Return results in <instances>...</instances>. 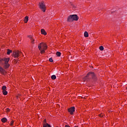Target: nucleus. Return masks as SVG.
Returning a JSON list of instances; mask_svg holds the SVG:
<instances>
[{"instance_id":"nucleus-15","label":"nucleus","mask_w":127,"mask_h":127,"mask_svg":"<svg viewBox=\"0 0 127 127\" xmlns=\"http://www.w3.org/2000/svg\"><path fill=\"white\" fill-rule=\"evenodd\" d=\"M88 36H89V34L88 33V32L85 31L84 32V37H88Z\"/></svg>"},{"instance_id":"nucleus-7","label":"nucleus","mask_w":127,"mask_h":127,"mask_svg":"<svg viewBox=\"0 0 127 127\" xmlns=\"http://www.w3.org/2000/svg\"><path fill=\"white\" fill-rule=\"evenodd\" d=\"M67 21L68 22H72V21H74V19L73 18L72 15H69L67 17Z\"/></svg>"},{"instance_id":"nucleus-6","label":"nucleus","mask_w":127,"mask_h":127,"mask_svg":"<svg viewBox=\"0 0 127 127\" xmlns=\"http://www.w3.org/2000/svg\"><path fill=\"white\" fill-rule=\"evenodd\" d=\"M68 112L70 113V115H73L74 112H75V107H72L68 109Z\"/></svg>"},{"instance_id":"nucleus-24","label":"nucleus","mask_w":127,"mask_h":127,"mask_svg":"<svg viewBox=\"0 0 127 127\" xmlns=\"http://www.w3.org/2000/svg\"><path fill=\"white\" fill-rule=\"evenodd\" d=\"M13 123H14V121H12L10 122V126H12L13 125Z\"/></svg>"},{"instance_id":"nucleus-11","label":"nucleus","mask_w":127,"mask_h":127,"mask_svg":"<svg viewBox=\"0 0 127 127\" xmlns=\"http://www.w3.org/2000/svg\"><path fill=\"white\" fill-rule=\"evenodd\" d=\"M28 37H29V38H30V40H31L32 43H34V41L35 40H34V38H33V37H32V36H28Z\"/></svg>"},{"instance_id":"nucleus-21","label":"nucleus","mask_w":127,"mask_h":127,"mask_svg":"<svg viewBox=\"0 0 127 127\" xmlns=\"http://www.w3.org/2000/svg\"><path fill=\"white\" fill-rule=\"evenodd\" d=\"M99 49L101 50V51H103V50H104V47L103 46H101L99 47Z\"/></svg>"},{"instance_id":"nucleus-4","label":"nucleus","mask_w":127,"mask_h":127,"mask_svg":"<svg viewBox=\"0 0 127 127\" xmlns=\"http://www.w3.org/2000/svg\"><path fill=\"white\" fill-rule=\"evenodd\" d=\"M38 48L39 50H41V49H47V45L44 43H41L38 46Z\"/></svg>"},{"instance_id":"nucleus-19","label":"nucleus","mask_w":127,"mask_h":127,"mask_svg":"<svg viewBox=\"0 0 127 127\" xmlns=\"http://www.w3.org/2000/svg\"><path fill=\"white\" fill-rule=\"evenodd\" d=\"M51 78L52 79V80H55V79H56V75H52Z\"/></svg>"},{"instance_id":"nucleus-20","label":"nucleus","mask_w":127,"mask_h":127,"mask_svg":"<svg viewBox=\"0 0 127 127\" xmlns=\"http://www.w3.org/2000/svg\"><path fill=\"white\" fill-rule=\"evenodd\" d=\"M3 94H4L5 96L7 95V91L6 90H3Z\"/></svg>"},{"instance_id":"nucleus-25","label":"nucleus","mask_w":127,"mask_h":127,"mask_svg":"<svg viewBox=\"0 0 127 127\" xmlns=\"http://www.w3.org/2000/svg\"><path fill=\"white\" fill-rule=\"evenodd\" d=\"M46 124H48V123H46V120L45 119L44 120V125H46Z\"/></svg>"},{"instance_id":"nucleus-18","label":"nucleus","mask_w":127,"mask_h":127,"mask_svg":"<svg viewBox=\"0 0 127 127\" xmlns=\"http://www.w3.org/2000/svg\"><path fill=\"white\" fill-rule=\"evenodd\" d=\"M45 50H46V49H41V50H40V51H41V54L44 53V52H45Z\"/></svg>"},{"instance_id":"nucleus-8","label":"nucleus","mask_w":127,"mask_h":127,"mask_svg":"<svg viewBox=\"0 0 127 127\" xmlns=\"http://www.w3.org/2000/svg\"><path fill=\"white\" fill-rule=\"evenodd\" d=\"M72 15L73 20H75V21H77L78 19H79V17H78V15H77V14H73Z\"/></svg>"},{"instance_id":"nucleus-1","label":"nucleus","mask_w":127,"mask_h":127,"mask_svg":"<svg viewBox=\"0 0 127 127\" xmlns=\"http://www.w3.org/2000/svg\"><path fill=\"white\" fill-rule=\"evenodd\" d=\"M10 59L9 58H4L2 59H0V64L1 65H3V67L4 69H7L9 67V64L8 62H9Z\"/></svg>"},{"instance_id":"nucleus-16","label":"nucleus","mask_w":127,"mask_h":127,"mask_svg":"<svg viewBox=\"0 0 127 127\" xmlns=\"http://www.w3.org/2000/svg\"><path fill=\"white\" fill-rule=\"evenodd\" d=\"M56 55L57 56H58V57H60L61 56V53L59 52H57L56 53Z\"/></svg>"},{"instance_id":"nucleus-9","label":"nucleus","mask_w":127,"mask_h":127,"mask_svg":"<svg viewBox=\"0 0 127 127\" xmlns=\"http://www.w3.org/2000/svg\"><path fill=\"white\" fill-rule=\"evenodd\" d=\"M5 72V70L2 67L0 66V72L1 73V74L4 75Z\"/></svg>"},{"instance_id":"nucleus-12","label":"nucleus","mask_w":127,"mask_h":127,"mask_svg":"<svg viewBox=\"0 0 127 127\" xmlns=\"http://www.w3.org/2000/svg\"><path fill=\"white\" fill-rule=\"evenodd\" d=\"M28 18L29 17L27 16L25 17V19H24L25 23H27V21H28Z\"/></svg>"},{"instance_id":"nucleus-14","label":"nucleus","mask_w":127,"mask_h":127,"mask_svg":"<svg viewBox=\"0 0 127 127\" xmlns=\"http://www.w3.org/2000/svg\"><path fill=\"white\" fill-rule=\"evenodd\" d=\"M43 127H51V126L48 124H46L43 125Z\"/></svg>"},{"instance_id":"nucleus-3","label":"nucleus","mask_w":127,"mask_h":127,"mask_svg":"<svg viewBox=\"0 0 127 127\" xmlns=\"http://www.w3.org/2000/svg\"><path fill=\"white\" fill-rule=\"evenodd\" d=\"M13 55L15 58H17L19 56L22 55V53L19 51L13 52Z\"/></svg>"},{"instance_id":"nucleus-13","label":"nucleus","mask_w":127,"mask_h":127,"mask_svg":"<svg viewBox=\"0 0 127 127\" xmlns=\"http://www.w3.org/2000/svg\"><path fill=\"white\" fill-rule=\"evenodd\" d=\"M1 122L2 123H5V122H6V121H7V119H6V118H3L1 120Z\"/></svg>"},{"instance_id":"nucleus-17","label":"nucleus","mask_w":127,"mask_h":127,"mask_svg":"<svg viewBox=\"0 0 127 127\" xmlns=\"http://www.w3.org/2000/svg\"><path fill=\"white\" fill-rule=\"evenodd\" d=\"M11 52H12V51H11L9 49H7V55H9V54H10V53H11Z\"/></svg>"},{"instance_id":"nucleus-5","label":"nucleus","mask_w":127,"mask_h":127,"mask_svg":"<svg viewBox=\"0 0 127 127\" xmlns=\"http://www.w3.org/2000/svg\"><path fill=\"white\" fill-rule=\"evenodd\" d=\"M39 7L43 10L44 12H45L46 10V7L45 6V4H44V2H41L39 3Z\"/></svg>"},{"instance_id":"nucleus-23","label":"nucleus","mask_w":127,"mask_h":127,"mask_svg":"<svg viewBox=\"0 0 127 127\" xmlns=\"http://www.w3.org/2000/svg\"><path fill=\"white\" fill-rule=\"evenodd\" d=\"M50 62H53V59L52 58H51L49 59Z\"/></svg>"},{"instance_id":"nucleus-26","label":"nucleus","mask_w":127,"mask_h":127,"mask_svg":"<svg viewBox=\"0 0 127 127\" xmlns=\"http://www.w3.org/2000/svg\"><path fill=\"white\" fill-rule=\"evenodd\" d=\"M99 116H100V117H101V118H103V117H104V115H101V114H100Z\"/></svg>"},{"instance_id":"nucleus-22","label":"nucleus","mask_w":127,"mask_h":127,"mask_svg":"<svg viewBox=\"0 0 127 127\" xmlns=\"http://www.w3.org/2000/svg\"><path fill=\"white\" fill-rule=\"evenodd\" d=\"M6 86H3L2 87V91H5V90H6Z\"/></svg>"},{"instance_id":"nucleus-28","label":"nucleus","mask_w":127,"mask_h":127,"mask_svg":"<svg viewBox=\"0 0 127 127\" xmlns=\"http://www.w3.org/2000/svg\"><path fill=\"white\" fill-rule=\"evenodd\" d=\"M64 127H70V126H69L68 125H65Z\"/></svg>"},{"instance_id":"nucleus-2","label":"nucleus","mask_w":127,"mask_h":127,"mask_svg":"<svg viewBox=\"0 0 127 127\" xmlns=\"http://www.w3.org/2000/svg\"><path fill=\"white\" fill-rule=\"evenodd\" d=\"M89 76H91L93 80H96L97 77H96V74L93 72H89L87 73L86 76L83 78L84 81H87L89 82L90 81V77Z\"/></svg>"},{"instance_id":"nucleus-29","label":"nucleus","mask_w":127,"mask_h":127,"mask_svg":"<svg viewBox=\"0 0 127 127\" xmlns=\"http://www.w3.org/2000/svg\"><path fill=\"white\" fill-rule=\"evenodd\" d=\"M77 127V126H75V127Z\"/></svg>"},{"instance_id":"nucleus-27","label":"nucleus","mask_w":127,"mask_h":127,"mask_svg":"<svg viewBox=\"0 0 127 127\" xmlns=\"http://www.w3.org/2000/svg\"><path fill=\"white\" fill-rule=\"evenodd\" d=\"M6 111H7V112H9V109L7 108V109H6Z\"/></svg>"},{"instance_id":"nucleus-10","label":"nucleus","mask_w":127,"mask_h":127,"mask_svg":"<svg viewBox=\"0 0 127 127\" xmlns=\"http://www.w3.org/2000/svg\"><path fill=\"white\" fill-rule=\"evenodd\" d=\"M41 32L42 34H43L44 35H46L47 34V33H46V31H45V30L44 29H42L41 30Z\"/></svg>"}]
</instances>
